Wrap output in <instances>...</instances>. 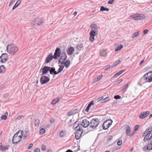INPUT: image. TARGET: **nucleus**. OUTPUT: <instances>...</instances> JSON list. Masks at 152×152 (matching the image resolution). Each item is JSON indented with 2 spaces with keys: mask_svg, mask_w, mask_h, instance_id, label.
I'll return each mask as SVG.
<instances>
[{
  "mask_svg": "<svg viewBox=\"0 0 152 152\" xmlns=\"http://www.w3.org/2000/svg\"><path fill=\"white\" fill-rule=\"evenodd\" d=\"M23 134L22 130H20L14 135L12 139V142L14 144H18L21 140Z\"/></svg>",
  "mask_w": 152,
  "mask_h": 152,
  "instance_id": "1",
  "label": "nucleus"
},
{
  "mask_svg": "<svg viewBox=\"0 0 152 152\" xmlns=\"http://www.w3.org/2000/svg\"><path fill=\"white\" fill-rule=\"evenodd\" d=\"M143 137L145 136L144 141L146 142L148 141L152 138V129L150 128H148L142 134Z\"/></svg>",
  "mask_w": 152,
  "mask_h": 152,
  "instance_id": "2",
  "label": "nucleus"
},
{
  "mask_svg": "<svg viewBox=\"0 0 152 152\" xmlns=\"http://www.w3.org/2000/svg\"><path fill=\"white\" fill-rule=\"evenodd\" d=\"M7 50L10 54L14 55L18 50V48L13 44L9 45L7 46Z\"/></svg>",
  "mask_w": 152,
  "mask_h": 152,
  "instance_id": "3",
  "label": "nucleus"
},
{
  "mask_svg": "<svg viewBox=\"0 0 152 152\" xmlns=\"http://www.w3.org/2000/svg\"><path fill=\"white\" fill-rule=\"evenodd\" d=\"M131 18L135 20H140L144 19L145 18V15L144 14L140 13H137L134 15H131Z\"/></svg>",
  "mask_w": 152,
  "mask_h": 152,
  "instance_id": "4",
  "label": "nucleus"
},
{
  "mask_svg": "<svg viewBox=\"0 0 152 152\" xmlns=\"http://www.w3.org/2000/svg\"><path fill=\"white\" fill-rule=\"evenodd\" d=\"M99 120L97 118L93 119L89 123L90 126L92 128H96L99 124Z\"/></svg>",
  "mask_w": 152,
  "mask_h": 152,
  "instance_id": "5",
  "label": "nucleus"
},
{
  "mask_svg": "<svg viewBox=\"0 0 152 152\" xmlns=\"http://www.w3.org/2000/svg\"><path fill=\"white\" fill-rule=\"evenodd\" d=\"M143 78L145 81V83L152 82V71L149 72L145 74L143 76Z\"/></svg>",
  "mask_w": 152,
  "mask_h": 152,
  "instance_id": "6",
  "label": "nucleus"
},
{
  "mask_svg": "<svg viewBox=\"0 0 152 152\" xmlns=\"http://www.w3.org/2000/svg\"><path fill=\"white\" fill-rule=\"evenodd\" d=\"M113 121L111 120H107L105 121L102 125V128L104 129H107L111 125Z\"/></svg>",
  "mask_w": 152,
  "mask_h": 152,
  "instance_id": "7",
  "label": "nucleus"
},
{
  "mask_svg": "<svg viewBox=\"0 0 152 152\" xmlns=\"http://www.w3.org/2000/svg\"><path fill=\"white\" fill-rule=\"evenodd\" d=\"M44 20V18H41L39 17H37L32 22V23L34 25H35L36 24L37 22V25L38 26H40L43 23Z\"/></svg>",
  "mask_w": 152,
  "mask_h": 152,
  "instance_id": "8",
  "label": "nucleus"
},
{
  "mask_svg": "<svg viewBox=\"0 0 152 152\" xmlns=\"http://www.w3.org/2000/svg\"><path fill=\"white\" fill-rule=\"evenodd\" d=\"M8 55L6 53H3L0 57V62L4 63L8 60Z\"/></svg>",
  "mask_w": 152,
  "mask_h": 152,
  "instance_id": "9",
  "label": "nucleus"
},
{
  "mask_svg": "<svg viewBox=\"0 0 152 152\" xmlns=\"http://www.w3.org/2000/svg\"><path fill=\"white\" fill-rule=\"evenodd\" d=\"M50 80V79L48 77L43 76L41 77L40 79V82L41 84H43L48 83Z\"/></svg>",
  "mask_w": 152,
  "mask_h": 152,
  "instance_id": "10",
  "label": "nucleus"
},
{
  "mask_svg": "<svg viewBox=\"0 0 152 152\" xmlns=\"http://www.w3.org/2000/svg\"><path fill=\"white\" fill-rule=\"evenodd\" d=\"M61 54V49L57 48L55 51V53L53 56L54 59H57L58 57H59Z\"/></svg>",
  "mask_w": 152,
  "mask_h": 152,
  "instance_id": "11",
  "label": "nucleus"
},
{
  "mask_svg": "<svg viewBox=\"0 0 152 152\" xmlns=\"http://www.w3.org/2000/svg\"><path fill=\"white\" fill-rule=\"evenodd\" d=\"M50 67L45 66L43 68H41L40 71L41 72L42 70V74L41 75H44L48 73L50 70Z\"/></svg>",
  "mask_w": 152,
  "mask_h": 152,
  "instance_id": "12",
  "label": "nucleus"
},
{
  "mask_svg": "<svg viewBox=\"0 0 152 152\" xmlns=\"http://www.w3.org/2000/svg\"><path fill=\"white\" fill-rule=\"evenodd\" d=\"M75 133V137L76 140H78L82 135L83 133V129H77Z\"/></svg>",
  "mask_w": 152,
  "mask_h": 152,
  "instance_id": "13",
  "label": "nucleus"
},
{
  "mask_svg": "<svg viewBox=\"0 0 152 152\" xmlns=\"http://www.w3.org/2000/svg\"><path fill=\"white\" fill-rule=\"evenodd\" d=\"M150 114V112L148 111L144 112L141 113L139 117L140 118H144L148 115Z\"/></svg>",
  "mask_w": 152,
  "mask_h": 152,
  "instance_id": "14",
  "label": "nucleus"
},
{
  "mask_svg": "<svg viewBox=\"0 0 152 152\" xmlns=\"http://www.w3.org/2000/svg\"><path fill=\"white\" fill-rule=\"evenodd\" d=\"M53 58H54V57L52 53H50L46 58L45 60L46 63H48L50 62Z\"/></svg>",
  "mask_w": 152,
  "mask_h": 152,
  "instance_id": "15",
  "label": "nucleus"
},
{
  "mask_svg": "<svg viewBox=\"0 0 152 152\" xmlns=\"http://www.w3.org/2000/svg\"><path fill=\"white\" fill-rule=\"evenodd\" d=\"M81 126V124H79V122L78 121H76L74 123V124L73 126V129H75V130H76L77 129H80V127Z\"/></svg>",
  "mask_w": 152,
  "mask_h": 152,
  "instance_id": "16",
  "label": "nucleus"
},
{
  "mask_svg": "<svg viewBox=\"0 0 152 152\" xmlns=\"http://www.w3.org/2000/svg\"><path fill=\"white\" fill-rule=\"evenodd\" d=\"M90 27L91 29V31L98 32V27L96 24H91L90 26Z\"/></svg>",
  "mask_w": 152,
  "mask_h": 152,
  "instance_id": "17",
  "label": "nucleus"
},
{
  "mask_svg": "<svg viewBox=\"0 0 152 152\" xmlns=\"http://www.w3.org/2000/svg\"><path fill=\"white\" fill-rule=\"evenodd\" d=\"M81 125L84 128L87 127L89 125H90L89 122L86 119H85L83 120Z\"/></svg>",
  "mask_w": 152,
  "mask_h": 152,
  "instance_id": "18",
  "label": "nucleus"
},
{
  "mask_svg": "<svg viewBox=\"0 0 152 152\" xmlns=\"http://www.w3.org/2000/svg\"><path fill=\"white\" fill-rule=\"evenodd\" d=\"M75 51L74 48L72 47H70L67 50V53L69 55H72Z\"/></svg>",
  "mask_w": 152,
  "mask_h": 152,
  "instance_id": "19",
  "label": "nucleus"
},
{
  "mask_svg": "<svg viewBox=\"0 0 152 152\" xmlns=\"http://www.w3.org/2000/svg\"><path fill=\"white\" fill-rule=\"evenodd\" d=\"M126 134L127 135H129L130 137H132L134 134H130L131 129L130 127L129 126H128L126 128Z\"/></svg>",
  "mask_w": 152,
  "mask_h": 152,
  "instance_id": "20",
  "label": "nucleus"
},
{
  "mask_svg": "<svg viewBox=\"0 0 152 152\" xmlns=\"http://www.w3.org/2000/svg\"><path fill=\"white\" fill-rule=\"evenodd\" d=\"M76 49L79 51L83 50V44L80 43H78Z\"/></svg>",
  "mask_w": 152,
  "mask_h": 152,
  "instance_id": "21",
  "label": "nucleus"
},
{
  "mask_svg": "<svg viewBox=\"0 0 152 152\" xmlns=\"http://www.w3.org/2000/svg\"><path fill=\"white\" fill-rule=\"evenodd\" d=\"M60 59L62 60L65 61L67 58V55L65 53H63L60 55Z\"/></svg>",
  "mask_w": 152,
  "mask_h": 152,
  "instance_id": "22",
  "label": "nucleus"
},
{
  "mask_svg": "<svg viewBox=\"0 0 152 152\" xmlns=\"http://www.w3.org/2000/svg\"><path fill=\"white\" fill-rule=\"evenodd\" d=\"M50 72V74H53L55 75H57V72L55 70V69L54 67H50V70H49Z\"/></svg>",
  "mask_w": 152,
  "mask_h": 152,
  "instance_id": "23",
  "label": "nucleus"
},
{
  "mask_svg": "<svg viewBox=\"0 0 152 152\" xmlns=\"http://www.w3.org/2000/svg\"><path fill=\"white\" fill-rule=\"evenodd\" d=\"M100 55L103 57H106L107 55V53L106 50H102L100 52Z\"/></svg>",
  "mask_w": 152,
  "mask_h": 152,
  "instance_id": "24",
  "label": "nucleus"
},
{
  "mask_svg": "<svg viewBox=\"0 0 152 152\" xmlns=\"http://www.w3.org/2000/svg\"><path fill=\"white\" fill-rule=\"evenodd\" d=\"M103 75H100L97 76V77L95 78L93 82L95 83L99 80H100L102 77Z\"/></svg>",
  "mask_w": 152,
  "mask_h": 152,
  "instance_id": "25",
  "label": "nucleus"
},
{
  "mask_svg": "<svg viewBox=\"0 0 152 152\" xmlns=\"http://www.w3.org/2000/svg\"><path fill=\"white\" fill-rule=\"evenodd\" d=\"M71 64V62L69 60H67L65 62L64 66L66 68H67L69 67Z\"/></svg>",
  "mask_w": 152,
  "mask_h": 152,
  "instance_id": "26",
  "label": "nucleus"
},
{
  "mask_svg": "<svg viewBox=\"0 0 152 152\" xmlns=\"http://www.w3.org/2000/svg\"><path fill=\"white\" fill-rule=\"evenodd\" d=\"M21 1V0H18L17 2L16 3L15 5L13 7L12 10H13L14 9H15L16 7H17L20 4Z\"/></svg>",
  "mask_w": 152,
  "mask_h": 152,
  "instance_id": "27",
  "label": "nucleus"
},
{
  "mask_svg": "<svg viewBox=\"0 0 152 152\" xmlns=\"http://www.w3.org/2000/svg\"><path fill=\"white\" fill-rule=\"evenodd\" d=\"M59 100V99L58 98H57L53 100L51 102L52 104H54L57 103L58 102Z\"/></svg>",
  "mask_w": 152,
  "mask_h": 152,
  "instance_id": "28",
  "label": "nucleus"
},
{
  "mask_svg": "<svg viewBox=\"0 0 152 152\" xmlns=\"http://www.w3.org/2000/svg\"><path fill=\"white\" fill-rule=\"evenodd\" d=\"M123 48V46L122 45H120L117 46L116 48L115 49V51L120 50Z\"/></svg>",
  "mask_w": 152,
  "mask_h": 152,
  "instance_id": "29",
  "label": "nucleus"
},
{
  "mask_svg": "<svg viewBox=\"0 0 152 152\" xmlns=\"http://www.w3.org/2000/svg\"><path fill=\"white\" fill-rule=\"evenodd\" d=\"M147 149L148 150H151L152 149V143H148L147 145Z\"/></svg>",
  "mask_w": 152,
  "mask_h": 152,
  "instance_id": "30",
  "label": "nucleus"
},
{
  "mask_svg": "<svg viewBox=\"0 0 152 152\" xmlns=\"http://www.w3.org/2000/svg\"><path fill=\"white\" fill-rule=\"evenodd\" d=\"M77 110V109H76L75 110L73 111H70L67 113V114L69 116H71L73 114H75V113H74V112L75 111Z\"/></svg>",
  "mask_w": 152,
  "mask_h": 152,
  "instance_id": "31",
  "label": "nucleus"
},
{
  "mask_svg": "<svg viewBox=\"0 0 152 152\" xmlns=\"http://www.w3.org/2000/svg\"><path fill=\"white\" fill-rule=\"evenodd\" d=\"M98 34V32L92 31H91L89 33L90 35H91L94 36H95L96 35H97Z\"/></svg>",
  "mask_w": 152,
  "mask_h": 152,
  "instance_id": "32",
  "label": "nucleus"
},
{
  "mask_svg": "<svg viewBox=\"0 0 152 152\" xmlns=\"http://www.w3.org/2000/svg\"><path fill=\"white\" fill-rule=\"evenodd\" d=\"M66 134V132L64 130L61 131L60 133V136L61 137H64Z\"/></svg>",
  "mask_w": 152,
  "mask_h": 152,
  "instance_id": "33",
  "label": "nucleus"
},
{
  "mask_svg": "<svg viewBox=\"0 0 152 152\" xmlns=\"http://www.w3.org/2000/svg\"><path fill=\"white\" fill-rule=\"evenodd\" d=\"M64 67V66H60V67L58 69V72H57V74H58L59 73L61 72L63 69Z\"/></svg>",
  "mask_w": 152,
  "mask_h": 152,
  "instance_id": "34",
  "label": "nucleus"
},
{
  "mask_svg": "<svg viewBox=\"0 0 152 152\" xmlns=\"http://www.w3.org/2000/svg\"><path fill=\"white\" fill-rule=\"evenodd\" d=\"M109 10V8H104V6H102L100 7V11H107Z\"/></svg>",
  "mask_w": 152,
  "mask_h": 152,
  "instance_id": "35",
  "label": "nucleus"
},
{
  "mask_svg": "<svg viewBox=\"0 0 152 152\" xmlns=\"http://www.w3.org/2000/svg\"><path fill=\"white\" fill-rule=\"evenodd\" d=\"M128 86V84H126L123 88L121 90V91L123 93L127 89Z\"/></svg>",
  "mask_w": 152,
  "mask_h": 152,
  "instance_id": "36",
  "label": "nucleus"
},
{
  "mask_svg": "<svg viewBox=\"0 0 152 152\" xmlns=\"http://www.w3.org/2000/svg\"><path fill=\"white\" fill-rule=\"evenodd\" d=\"M89 40L91 42H93L94 40V36L90 35Z\"/></svg>",
  "mask_w": 152,
  "mask_h": 152,
  "instance_id": "37",
  "label": "nucleus"
},
{
  "mask_svg": "<svg viewBox=\"0 0 152 152\" xmlns=\"http://www.w3.org/2000/svg\"><path fill=\"white\" fill-rule=\"evenodd\" d=\"M5 69L3 65H1L0 66V73L3 72H4L5 71Z\"/></svg>",
  "mask_w": 152,
  "mask_h": 152,
  "instance_id": "38",
  "label": "nucleus"
},
{
  "mask_svg": "<svg viewBox=\"0 0 152 152\" xmlns=\"http://www.w3.org/2000/svg\"><path fill=\"white\" fill-rule=\"evenodd\" d=\"M110 100V98L109 97H106L103 99L102 101V102H106L107 101H109Z\"/></svg>",
  "mask_w": 152,
  "mask_h": 152,
  "instance_id": "39",
  "label": "nucleus"
},
{
  "mask_svg": "<svg viewBox=\"0 0 152 152\" xmlns=\"http://www.w3.org/2000/svg\"><path fill=\"white\" fill-rule=\"evenodd\" d=\"M39 123V119H37L34 121V124L35 126H38Z\"/></svg>",
  "mask_w": 152,
  "mask_h": 152,
  "instance_id": "40",
  "label": "nucleus"
},
{
  "mask_svg": "<svg viewBox=\"0 0 152 152\" xmlns=\"http://www.w3.org/2000/svg\"><path fill=\"white\" fill-rule=\"evenodd\" d=\"M8 146L7 145L3 146L2 147H1V150L4 151L6 149L7 150L8 149Z\"/></svg>",
  "mask_w": 152,
  "mask_h": 152,
  "instance_id": "41",
  "label": "nucleus"
},
{
  "mask_svg": "<svg viewBox=\"0 0 152 152\" xmlns=\"http://www.w3.org/2000/svg\"><path fill=\"white\" fill-rule=\"evenodd\" d=\"M45 129L42 128L39 131L40 133V134H42L45 133Z\"/></svg>",
  "mask_w": 152,
  "mask_h": 152,
  "instance_id": "42",
  "label": "nucleus"
},
{
  "mask_svg": "<svg viewBox=\"0 0 152 152\" xmlns=\"http://www.w3.org/2000/svg\"><path fill=\"white\" fill-rule=\"evenodd\" d=\"M121 62V60H118V61L116 62L115 63H114L112 65V66H111V67L112 68L114 66H115L117 65V64H118L119 63Z\"/></svg>",
  "mask_w": 152,
  "mask_h": 152,
  "instance_id": "43",
  "label": "nucleus"
},
{
  "mask_svg": "<svg viewBox=\"0 0 152 152\" xmlns=\"http://www.w3.org/2000/svg\"><path fill=\"white\" fill-rule=\"evenodd\" d=\"M138 35V33H137V32L134 33L132 35V38H135Z\"/></svg>",
  "mask_w": 152,
  "mask_h": 152,
  "instance_id": "44",
  "label": "nucleus"
},
{
  "mask_svg": "<svg viewBox=\"0 0 152 152\" xmlns=\"http://www.w3.org/2000/svg\"><path fill=\"white\" fill-rule=\"evenodd\" d=\"M121 74L120 72L119 71L114 76V78H116L118 76L120 75Z\"/></svg>",
  "mask_w": 152,
  "mask_h": 152,
  "instance_id": "45",
  "label": "nucleus"
},
{
  "mask_svg": "<svg viewBox=\"0 0 152 152\" xmlns=\"http://www.w3.org/2000/svg\"><path fill=\"white\" fill-rule=\"evenodd\" d=\"M121 96L118 95H116L114 96V98L116 99H120Z\"/></svg>",
  "mask_w": 152,
  "mask_h": 152,
  "instance_id": "46",
  "label": "nucleus"
},
{
  "mask_svg": "<svg viewBox=\"0 0 152 152\" xmlns=\"http://www.w3.org/2000/svg\"><path fill=\"white\" fill-rule=\"evenodd\" d=\"M42 149L43 151H45L46 149V146L45 145H43L42 146Z\"/></svg>",
  "mask_w": 152,
  "mask_h": 152,
  "instance_id": "47",
  "label": "nucleus"
},
{
  "mask_svg": "<svg viewBox=\"0 0 152 152\" xmlns=\"http://www.w3.org/2000/svg\"><path fill=\"white\" fill-rule=\"evenodd\" d=\"M139 125H136L134 127V131L136 132L137 131L139 128Z\"/></svg>",
  "mask_w": 152,
  "mask_h": 152,
  "instance_id": "48",
  "label": "nucleus"
},
{
  "mask_svg": "<svg viewBox=\"0 0 152 152\" xmlns=\"http://www.w3.org/2000/svg\"><path fill=\"white\" fill-rule=\"evenodd\" d=\"M122 81V80L121 79H120V80H118V81L116 83L115 85H118Z\"/></svg>",
  "mask_w": 152,
  "mask_h": 152,
  "instance_id": "49",
  "label": "nucleus"
},
{
  "mask_svg": "<svg viewBox=\"0 0 152 152\" xmlns=\"http://www.w3.org/2000/svg\"><path fill=\"white\" fill-rule=\"evenodd\" d=\"M94 104V101H91L90 103L88 104V106L90 107L91 106Z\"/></svg>",
  "mask_w": 152,
  "mask_h": 152,
  "instance_id": "50",
  "label": "nucleus"
},
{
  "mask_svg": "<svg viewBox=\"0 0 152 152\" xmlns=\"http://www.w3.org/2000/svg\"><path fill=\"white\" fill-rule=\"evenodd\" d=\"M24 116L23 115H20L18 116L17 117V119L18 120H20L21 118H24Z\"/></svg>",
  "mask_w": 152,
  "mask_h": 152,
  "instance_id": "51",
  "label": "nucleus"
},
{
  "mask_svg": "<svg viewBox=\"0 0 152 152\" xmlns=\"http://www.w3.org/2000/svg\"><path fill=\"white\" fill-rule=\"evenodd\" d=\"M7 118V116L6 115H2L1 117V119L2 120H6Z\"/></svg>",
  "mask_w": 152,
  "mask_h": 152,
  "instance_id": "52",
  "label": "nucleus"
},
{
  "mask_svg": "<svg viewBox=\"0 0 152 152\" xmlns=\"http://www.w3.org/2000/svg\"><path fill=\"white\" fill-rule=\"evenodd\" d=\"M122 140H119L117 142V145L119 146H120L122 144Z\"/></svg>",
  "mask_w": 152,
  "mask_h": 152,
  "instance_id": "53",
  "label": "nucleus"
},
{
  "mask_svg": "<svg viewBox=\"0 0 152 152\" xmlns=\"http://www.w3.org/2000/svg\"><path fill=\"white\" fill-rule=\"evenodd\" d=\"M55 121V119L54 118H52L50 119V121L51 124H53L54 122Z\"/></svg>",
  "mask_w": 152,
  "mask_h": 152,
  "instance_id": "54",
  "label": "nucleus"
},
{
  "mask_svg": "<svg viewBox=\"0 0 152 152\" xmlns=\"http://www.w3.org/2000/svg\"><path fill=\"white\" fill-rule=\"evenodd\" d=\"M114 1L115 0H110L108 1V3L109 4H112Z\"/></svg>",
  "mask_w": 152,
  "mask_h": 152,
  "instance_id": "55",
  "label": "nucleus"
},
{
  "mask_svg": "<svg viewBox=\"0 0 152 152\" xmlns=\"http://www.w3.org/2000/svg\"><path fill=\"white\" fill-rule=\"evenodd\" d=\"M33 146V144L32 143L28 145L27 148L28 149H30Z\"/></svg>",
  "mask_w": 152,
  "mask_h": 152,
  "instance_id": "56",
  "label": "nucleus"
},
{
  "mask_svg": "<svg viewBox=\"0 0 152 152\" xmlns=\"http://www.w3.org/2000/svg\"><path fill=\"white\" fill-rule=\"evenodd\" d=\"M34 152H40V149L38 148H37L34 151Z\"/></svg>",
  "mask_w": 152,
  "mask_h": 152,
  "instance_id": "57",
  "label": "nucleus"
},
{
  "mask_svg": "<svg viewBox=\"0 0 152 152\" xmlns=\"http://www.w3.org/2000/svg\"><path fill=\"white\" fill-rule=\"evenodd\" d=\"M90 108V107H89L88 106L86 109L85 110V111L86 112H88Z\"/></svg>",
  "mask_w": 152,
  "mask_h": 152,
  "instance_id": "58",
  "label": "nucleus"
},
{
  "mask_svg": "<svg viewBox=\"0 0 152 152\" xmlns=\"http://www.w3.org/2000/svg\"><path fill=\"white\" fill-rule=\"evenodd\" d=\"M148 31L147 29H145L143 31V33L144 34H147Z\"/></svg>",
  "mask_w": 152,
  "mask_h": 152,
  "instance_id": "59",
  "label": "nucleus"
},
{
  "mask_svg": "<svg viewBox=\"0 0 152 152\" xmlns=\"http://www.w3.org/2000/svg\"><path fill=\"white\" fill-rule=\"evenodd\" d=\"M3 96L4 98H8L9 97V95L7 94H4Z\"/></svg>",
  "mask_w": 152,
  "mask_h": 152,
  "instance_id": "60",
  "label": "nucleus"
},
{
  "mask_svg": "<svg viewBox=\"0 0 152 152\" xmlns=\"http://www.w3.org/2000/svg\"><path fill=\"white\" fill-rule=\"evenodd\" d=\"M15 0H11L10 1V4L9 5V6H10L12 3L15 1Z\"/></svg>",
  "mask_w": 152,
  "mask_h": 152,
  "instance_id": "61",
  "label": "nucleus"
},
{
  "mask_svg": "<svg viewBox=\"0 0 152 152\" xmlns=\"http://www.w3.org/2000/svg\"><path fill=\"white\" fill-rule=\"evenodd\" d=\"M110 67V66L109 65H108L106 67V68L104 69V70H107L108 69H109Z\"/></svg>",
  "mask_w": 152,
  "mask_h": 152,
  "instance_id": "62",
  "label": "nucleus"
},
{
  "mask_svg": "<svg viewBox=\"0 0 152 152\" xmlns=\"http://www.w3.org/2000/svg\"><path fill=\"white\" fill-rule=\"evenodd\" d=\"M113 137L112 136H109L108 138V140H110L112 139Z\"/></svg>",
  "mask_w": 152,
  "mask_h": 152,
  "instance_id": "63",
  "label": "nucleus"
},
{
  "mask_svg": "<svg viewBox=\"0 0 152 152\" xmlns=\"http://www.w3.org/2000/svg\"><path fill=\"white\" fill-rule=\"evenodd\" d=\"M65 152H73V151L71 150L68 149Z\"/></svg>",
  "mask_w": 152,
  "mask_h": 152,
  "instance_id": "64",
  "label": "nucleus"
}]
</instances>
